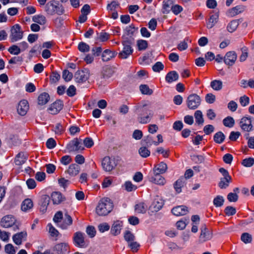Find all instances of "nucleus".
Here are the masks:
<instances>
[{
	"instance_id": "obj_1",
	"label": "nucleus",
	"mask_w": 254,
	"mask_h": 254,
	"mask_svg": "<svg viewBox=\"0 0 254 254\" xmlns=\"http://www.w3.org/2000/svg\"><path fill=\"white\" fill-rule=\"evenodd\" d=\"M145 105H136L134 107V112L137 115V121L141 124L149 123L153 117V113L146 108Z\"/></svg>"
},
{
	"instance_id": "obj_2",
	"label": "nucleus",
	"mask_w": 254,
	"mask_h": 254,
	"mask_svg": "<svg viewBox=\"0 0 254 254\" xmlns=\"http://www.w3.org/2000/svg\"><path fill=\"white\" fill-rule=\"evenodd\" d=\"M113 204L110 199L104 197L100 199L96 207V212L99 216H106L113 209Z\"/></svg>"
},
{
	"instance_id": "obj_3",
	"label": "nucleus",
	"mask_w": 254,
	"mask_h": 254,
	"mask_svg": "<svg viewBox=\"0 0 254 254\" xmlns=\"http://www.w3.org/2000/svg\"><path fill=\"white\" fill-rule=\"evenodd\" d=\"M45 10L48 14L53 15L55 13L61 14L64 10L62 5L56 1L53 0L47 3L45 6Z\"/></svg>"
},
{
	"instance_id": "obj_4",
	"label": "nucleus",
	"mask_w": 254,
	"mask_h": 254,
	"mask_svg": "<svg viewBox=\"0 0 254 254\" xmlns=\"http://www.w3.org/2000/svg\"><path fill=\"white\" fill-rule=\"evenodd\" d=\"M201 98L196 94L190 95L187 100L186 104L188 108L190 110H195L201 104Z\"/></svg>"
},
{
	"instance_id": "obj_5",
	"label": "nucleus",
	"mask_w": 254,
	"mask_h": 254,
	"mask_svg": "<svg viewBox=\"0 0 254 254\" xmlns=\"http://www.w3.org/2000/svg\"><path fill=\"white\" fill-rule=\"evenodd\" d=\"M219 171L223 177L220 178L218 186L221 189H225L229 186L230 183L231 182L232 178L229 175L228 171L225 169L221 168Z\"/></svg>"
},
{
	"instance_id": "obj_6",
	"label": "nucleus",
	"mask_w": 254,
	"mask_h": 254,
	"mask_svg": "<svg viewBox=\"0 0 254 254\" xmlns=\"http://www.w3.org/2000/svg\"><path fill=\"white\" fill-rule=\"evenodd\" d=\"M241 129L246 132H251L254 130L252 119L250 117H243L239 122Z\"/></svg>"
},
{
	"instance_id": "obj_7",
	"label": "nucleus",
	"mask_w": 254,
	"mask_h": 254,
	"mask_svg": "<svg viewBox=\"0 0 254 254\" xmlns=\"http://www.w3.org/2000/svg\"><path fill=\"white\" fill-rule=\"evenodd\" d=\"M117 165L116 160L115 158L109 156L105 157L102 161L103 169L107 172L112 171Z\"/></svg>"
},
{
	"instance_id": "obj_8",
	"label": "nucleus",
	"mask_w": 254,
	"mask_h": 254,
	"mask_svg": "<svg viewBox=\"0 0 254 254\" xmlns=\"http://www.w3.org/2000/svg\"><path fill=\"white\" fill-rule=\"evenodd\" d=\"M200 231L198 240L200 243L210 240L212 238V233L208 229L205 225H203L201 227Z\"/></svg>"
},
{
	"instance_id": "obj_9",
	"label": "nucleus",
	"mask_w": 254,
	"mask_h": 254,
	"mask_svg": "<svg viewBox=\"0 0 254 254\" xmlns=\"http://www.w3.org/2000/svg\"><path fill=\"white\" fill-rule=\"evenodd\" d=\"M73 242L76 247L85 248L87 246L85 241V234L80 232H77L74 234Z\"/></svg>"
},
{
	"instance_id": "obj_10",
	"label": "nucleus",
	"mask_w": 254,
	"mask_h": 254,
	"mask_svg": "<svg viewBox=\"0 0 254 254\" xmlns=\"http://www.w3.org/2000/svg\"><path fill=\"white\" fill-rule=\"evenodd\" d=\"M89 77V72L88 69L77 70L74 74V78L76 82L82 83L85 82Z\"/></svg>"
},
{
	"instance_id": "obj_11",
	"label": "nucleus",
	"mask_w": 254,
	"mask_h": 254,
	"mask_svg": "<svg viewBox=\"0 0 254 254\" xmlns=\"http://www.w3.org/2000/svg\"><path fill=\"white\" fill-rule=\"evenodd\" d=\"M124 46L123 50L119 53V57L121 59H127L129 55L132 54L133 49L130 46V43L126 42L123 44Z\"/></svg>"
},
{
	"instance_id": "obj_12",
	"label": "nucleus",
	"mask_w": 254,
	"mask_h": 254,
	"mask_svg": "<svg viewBox=\"0 0 254 254\" xmlns=\"http://www.w3.org/2000/svg\"><path fill=\"white\" fill-rule=\"evenodd\" d=\"M54 250L57 254H68L69 247L67 243H61L56 245Z\"/></svg>"
},
{
	"instance_id": "obj_13",
	"label": "nucleus",
	"mask_w": 254,
	"mask_h": 254,
	"mask_svg": "<svg viewBox=\"0 0 254 254\" xmlns=\"http://www.w3.org/2000/svg\"><path fill=\"white\" fill-rule=\"evenodd\" d=\"M237 59V55L234 51L227 52L224 57V63L229 66L233 65Z\"/></svg>"
},
{
	"instance_id": "obj_14",
	"label": "nucleus",
	"mask_w": 254,
	"mask_h": 254,
	"mask_svg": "<svg viewBox=\"0 0 254 254\" xmlns=\"http://www.w3.org/2000/svg\"><path fill=\"white\" fill-rule=\"evenodd\" d=\"M63 107V102L61 100H57L52 104L49 108V113L53 115L58 114Z\"/></svg>"
},
{
	"instance_id": "obj_15",
	"label": "nucleus",
	"mask_w": 254,
	"mask_h": 254,
	"mask_svg": "<svg viewBox=\"0 0 254 254\" xmlns=\"http://www.w3.org/2000/svg\"><path fill=\"white\" fill-rule=\"evenodd\" d=\"M27 234L26 231H22L15 234L12 236L13 242L17 245H21L23 241H26Z\"/></svg>"
},
{
	"instance_id": "obj_16",
	"label": "nucleus",
	"mask_w": 254,
	"mask_h": 254,
	"mask_svg": "<svg viewBox=\"0 0 254 254\" xmlns=\"http://www.w3.org/2000/svg\"><path fill=\"white\" fill-rule=\"evenodd\" d=\"M172 212L177 216L185 215L189 212V209L185 205L177 206L172 209Z\"/></svg>"
},
{
	"instance_id": "obj_17",
	"label": "nucleus",
	"mask_w": 254,
	"mask_h": 254,
	"mask_svg": "<svg viewBox=\"0 0 254 254\" xmlns=\"http://www.w3.org/2000/svg\"><path fill=\"white\" fill-rule=\"evenodd\" d=\"M29 109V105L27 101L21 100L19 102L17 107V112L21 116H24Z\"/></svg>"
},
{
	"instance_id": "obj_18",
	"label": "nucleus",
	"mask_w": 254,
	"mask_h": 254,
	"mask_svg": "<svg viewBox=\"0 0 254 254\" xmlns=\"http://www.w3.org/2000/svg\"><path fill=\"white\" fill-rule=\"evenodd\" d=\"M50 200V198L48 195H43L41 196L39 201L40 205V210L42 213H45L47 209Z\"/></svg>"
},
{
	"instance_id": "obj_19",
	"label": "nucleus",
	"mask_w": 254,
	"mask_h": 254,
	"mask_svg": "<svg viewBox=\"0 0 254 254\" xmlns=\"http://www.w3.org/2000/svg\"><path fill=\"white\" fill-rule=\"evenodd\" d=\"M80 170V168L78 165L76 164H71L65 172L68 174L70 176L74 177L79 173Z\"/></svg>"
},
{
	"instance_id": "obj_20",
	"label": "nucleus",
	"mask_w": 254,
	"mask_h": 254,
	"mask_svg": "<svg viewBox=\"0 0 254 254\" xmlns=\"http://www.w3.org/2000/svg\"><path fill=\"white\" fill-rule=\"evenodd\" d=\"M14 223V218L9 215L4 216L0 222L1 226L4 228L11 227Z\"/></svg>"
},
{
	"instance_id": "obj_21",
	"label": "nucleus",
	"mask_w": 254,
	"mask_h": 254,
	"mask_svg": "<svg viewBox=\"0 0 254 254\" xmlns=\"http://www.w3.org/2000/svg\"><path fill=\"white\" fill-rule=\"evenodd\" d=\"M117 55L115 51H111L109 49H106L103 51L102 55V60L104 62H108L114 58Z\"/></svg>"
},
{
	"instance_id": "obj_22",
	"label": "nucleus",
	"mask_w": 254,
	"mask_h": 254,
	"mask_svg": "<svg viewBox=\"0 0 254 254\" xmlns=\"http://www.w3.org/2000/svg\"><path fill=\"white\" fill-rule=\"evenodd\" d=\"M246 6L243 5H238L229 10V14L231 16H234L239 13L244 12L246 10Z\"/></svg>"
},
{
	"instance_id": "obj_23",
	"label": "nucleus",
	"mask_w": 254,
	"mask_h": 254,
	"mask_svg": "<svg viewBox=\"0 0 254 254\" xmlns=\"http://www.w3.org/2000/svg\"><path fill=\"white\" fill-rule=\"evenodd\" d=\"M160 174L154 173V176L150 177L149 181L157 185H164L165 183V180Z\"/></svg>"
},
{
	"instance_id": "obj_24",
	"label": "nucleus",
	"mask_w": 254,
	"mask_h": 254,
	"mask_svg": "<svg viewBox=\"0 0 254 254\" xmlns=\"http://www.w3.org/2000/svg\"><path fill=\"white\" fill-rule=\"evenodd\" d=\"M72 219L71 217L66 212L64 213V219L63 222L61 224L60 227L63 229H66L69 226L72 224Z\"/></svg>"
},
{
	"instance_id": "obj_25",
	"label": "nucleus",
	"mask_w": 254,
	"mask_h": 254,
	"mask_svg": "<svg viewBox=\"0 0 254 254\" xmlns=\"http://www.w3.org/2000/svg\"><path fill=\"white\" fill-rule=\"evenodd\" d=\"M27 155L23 152L19 153L15 158V163L16 165L20 166L24 164L27 159Z\"/></svg>"
},
{
	"instance_id": "obj_26",
	"label": "nucleus",
	"mask_w": 254,
	"mask_h": 254,
	"mask_svg": "<svg viewBox=\"0 0 254 254\" xmlns=\"http://www.w3.org/2000/svg\"><path fill=\"white\" fill-rule=\"evenodd\" d=\"M122 226V222L120 221H117L114 222L111 228L112 233L115 236L118 235L120 233Z\"/></svg>"
},
{
	"instance_id": "obj_27",
	"label": "nucleus",
	"mask_w": 254,
	"mask_h": 254,
	"mask_svg": "<svg viewBox=\"0 0 254 254\" xmlns=\"http://www.w3.org/2000/svg\"><path fill=\"white\" fill-rule=\"evenodd\" d=\"M167 164L163 162H161L154 167L153 169V173L163 174L167 171Z\"/></svg>"
},
{
	"instance_id": "obj_28",
	"label": "nucleus",
	"mask_w": 254,
	"mask_h": 254,
	"mask_svg": "<svg viewBox=\"0 0 254 254\" xmlns=\"http://www.w3.org/2000/svg\"><path fill=\"white\" fill-rule=\"evenodd\" d=\"M51 197L53 203L55 204H59L64 200L62 193L60 192H53L51 194Z\"/></svg>"
},
{
	"instance_id": "obj_29",
	"label": "nucleus",
	"mask_w": 254,
	"mask_h": 254,
	"mask_svg": "<svg viewBox=\"0 0 254 254\" xmlns=\"http://www.w3.org/2000/svg\"><path fill=\"white\" fill-rule=\"evenodd\" d=\"M219 18L218 13H215L210 16L208 22L206 23L207 27L208 28H212L217 22Z\"/></svg>"
},
{
	"instance_id": "obj_30",
	"label": "nucleus",
	"mask_w": 254,
	"mask_h": 254,
	"mask_svg": "<svg viewBox=\"0 0 254 254\" xmlns=\"http://www.w3.org/2000/svg\"><path fill=\"white\" fill-rule=\"evenodd\" d=\"M179 78V75L175 71L169 72L165 77L166 81L168 83H171L177 81Z\"/></svg>"
},
{
	"instance_id": "obj_31",
	"label": "nucleus",
	"mask_w": 254,
	"mask_h": 254,
	"mask_svg": "<svg viewBox=\"0 0 254 254\" xmlns=\"http://www.w3.org/2000/svg\"><path fill=\"white\" fill-rule=\"evenodd\" d=\"M185 182L186 179L184 178H181L175 183L174 187L177 193H180L182 191V188L184 186Z\"/></svg>"
},
{
	"instance_id": "obj_32",
	"label": "nucleus",
	"mask_w": 254,
	"mask_h": 254,
	"mask_svg": "<svg viewBox=\"0 0 254 254\" xmlns=\"http://www.w3.org/2000/svg\"><path fill=\"white\" fill-rule=\"evenodd\" d=\"M80 142L76 139V140L73 141L72 144H68L67 149L70 151H78L79 150H83V147L80 145Z\"/></svg>"
},
{
	"instance_id": "obj_33",
	"label": "nucleus",
	"mask_w": 254,
	"mask_h": 254,
	"mask_svg": "<svg viewBox=\"0 0 254 254\" xmlns=\"http://www.w3.org/2000/svg\"><path fill=\"white\" fill-rule=\"evenodd\" d=\"M49 99L50 96L47 93H42L38 98V104L41 105H45L48 103Z\"/></svg>"
},
{
	"instance_id": "obj_34",
	"label": "nucleus",
	"mask_w": 254,
	"mask_h": 254,
	"mask_svg": "<svg viewBox=\"0 0 254 254\" xmlns=\"http://www.w3.org/2000/svg\"><path fill=\"white\" fill-rule=\"evenodd\" d=\"M33 204L32 200L29 198L25 199L21 205V210L26 211L33 207Z\"/></svg>"
},
{
	"instance_id": "obj_35",
	"label": "nucleus",
	"mask_w": 254,
	"mask_h": 254,
	"mask_svg": "<svg viewBox=\"0 0 254 254\" xmlns=\"http://www.w3.org/2000/svg\"><path fill=\"white\" fill-rule=\"evenodd\" d=\"M225 138V136L221 131L216 132L213 137L214 141L217 143L220 144L222 143Z\"/></svg>"
},
{
	"instance_id": "obj_36",
	"label": "nucleus",
	"mask_w": 254,
	"mask_h": 254,
	"mask_svg": "<svg viewBox=\"0 0 254 254\" xmlns=\"http://www.w3.org/2000/svg\"><path fill=\"white\" fill-rule=\"evenodd\" d=\"M32 19L34 22L41 25L45 24L47 22L46 17L41 15H35L33 17Z\"/></svg>"
},
{
	"instance_id": "obj_37",
	"label": "nucleus",
	"mask_w": 254,
	"mask_h": 254,
	"mask_svg": "<svg viewBox=\"0 0 254 254\" xmlns=\"http://www.w3.org/2000/svg\"><path fill=\"white\" fill-rule=\"evenodd\" d=\"M239 25V20H233L231 21L227 26L228 32H233L235 31Z\"/></svg>"
},
{
	"instance_id": "obj_38",
	"label": "nucleus",
	"mask_w": 254,
	"mask_h": 254,
	"mask_svg": "<svg viewBox=\"0 0 254 254\" xmlns=\"http://www.w3.org/2000/svg\"><path fill=\"white\" fill-rule=\"evenodd\" d=\"M223 124L226 127L231 128L234 126L235 120L232 117L228 116L223 119Z\"/></svg>"
},
{
	"instance_id": "obj_39",
	"label": "nucleus",
	"mask_w": 254,
	"mask_h": 254,
	"mask_svg": "<svg viewBox=\"0 0 254 254\" xmlns=\"http://www.w3.org/2000/svg\"><path fill=\"white\" fill-rule=\"evenodd\" d=\"M241 240L246 244L251 243L253 240L252 235L249 233H244L241 235Z\"/></svg>"
},
{
	"instance_id": "obj_40",
	"label": "nucleus",
	"mask_w": 254,
	"mask_h": 254,
	"mask_svg": "<svg viewBox=\"0 0 254 254\" xmlns=\"http://www.w3.org/2000/svg\"><path fill=\"white\" fill-rule=\"evenodd\" d=\"M109 38V35L107 33H97L95 39L97 42H105Z\"/></svg>"
},
{
	"instance_id": "obj_41",
	"label": "nucleus",
	"mask_w": 254,
	"mask_h": 254,
	"mask_svg": "<svg viewBox=\"0 0 254 254\" xmlns=\"http://www.w3.org/2000/svg\"><path fill=\"white\" fill-rule=\"evenodd\" d=\"M210 86L213 89L219 91L222 88V82L219 80H214L211 82Z\"/></svg>"
},
{
	"instance_id": "obj_42",
	"label": "nucleus",
	"mask_w": 254,
	"mask_h": 254,
	"mask_svg": "<svg viewBox=\"0 0 254 254\" xmlns=\"http://www.w3.org/2000/svg\"><path fill=\"white\" fill-rule=\"evenodd\" d=\"M241 51L242 54L239 57V60L241 62H243L245 61L248 57V48L244 46L241 49Z\"/></svg>"
},
{
	"instance_id": "obj_43",
	"label": "nucleus",
	"mask_w": 254,
	"mask_h": 254,
	"mask_svg": "<svg viewBox=\"0 0 254 254\" xmlns=\"http://www.w3.org/2000/svg\"><path fill=\"white\" fill-rule=\"evenodd\" d=\"M139 89L142 94L150 95L153 93V90L149 88L146 84H141L139 86Z\"/></svg>"
},
{
	"instance_id": "obj_44",
	"label": "nucleus",
	"mask_w": 254,
	"mask_h": 254,
	"mask_svg": "<svg viewBox=\"0 0 254 254\" xmlns=\"http://www.w3.org/2000/svg\"><path fill=\"white\" fill-rule=\"evenodd\" d=\"M114 71L111 67H106L102 73L103 78L108 79L114 74Z\"/></svg>"
},
{
	"instance_id": "obj_45",
	"label": "nucleus",
	"mask_w": 254,
	"mask_h": 254,
	"mask_svg": "<svg viewBox=\"0 0 254 254\" xmlns=\"http://www.w3.org/2000/svg\"><path fill=\"white\" fill-rule=\"evenodd\" d=\"M124 239L128 244L135 239V236L129 231H126L124 234Z\"/></svg>"
},
{
	"instance_id": "obj_46",
	"label": "nucleus",
	"mask_w": 254,
	"mask_h": 254,
	"mask_svg": "<svg viewBox=\"0 0 254 254\" xmlns=\"http://www.w3.org/2000/svg\"><path fill=\"white\" fill-rule=\"evenodd\" d=\"M23 37V33H11L9 36L11 42L13 43L15 42Z\"/></svg>"
},
{
	"instance_id": "obj_47",
	"label": "nucleus",
	"mask_w": 254,
	"mask_h": 254,
	"mask_svg": "<svg viewBox=\"0 0 254 254\" xmlns=\"http://www.w3.org/2000/svg\"><path fill=\"white\" fill-rule=\"evenodd\" d=\"M194 116L196 122L198 124H202L204 122L202 113L201 111L197 110L195 112Z\"/></svg>"
},
{
	"instance_id": "obj_48",
	"label": "nucleus",
	"mask_w": 254,
	"mask_h": 254,
	"mask_svg": "<svg viewBox=\"0 0 254 254\" xmlns=\"http://www.w3.org/2000/svg\"><path fill=\"white\" fill-rule=\"evenodd\" d=\"M132 33H126L123 36V41L122 42V44H124L126 43V42H129L130 41V46L133 44V38L132 36Z\"/></svg>"
},
{
	"instance_id": "obj_49",
	"label": "nucleus",
	"mask_w": 254,
	"mask_h": 254,
	"mask_svg": "<svg viewBox=\"0 0 254 254\" xmlns=\"http://www.w3.org/2000/svg\"><path fill=\"white\" fill-rule=\"evenodd\" d=\"M224 199L223 196L217 195L213 199V204L216 207H221L223 205Z\"/></svg>"
},
{
	"instance_id": "obj_50",
	"label": "nucleus",
	"mask_w": 254,
	"mask_h": 254,
	"mask_svg": "<svg viewBox=\"0 0 254 254\" xmlns=\"http://www.w3.org/2000/svg\"><path fill=\"white\" fill-rule=\"evenodd\" d=\"M146 206L144 203H139L135 206V211L139 213H144L146 211Z\"/></svg>"
},
{
	"instance_id": "obj_51",
	"label": "nucleus",
	"mask_w": 254,
	"mask_h": 254,
	"mask_svg": "<svg viewBox=\"0 0 254 254\" xmlns=\"http://www.w3.org/2000/svg\"><path fill=\"white\" fill-rule=\"evenodd\" d=\"M78 49L80 52L85 53L89 51L90 47L85 43L81 42L79 43Z\"/></svg>"
},
{
	"instance_id": "obj_52",
	"label": "nucleus",
	"mask_w": 254,
	"mask_h": 254,
	"mask_svg": "<svg viewBox=\"0 0 254 254\" xmlns=\"http://www.w3.org/2000/svg\"><path fill=\"white\" fill-rule=\"evenodd\" d=\"M163 205V202L162 200H160V201L155 200L152 204V206L153 207V210L155 211H158L160 210Z\"/></svg>"
},
{
	"instance_id": "obj_53",
	"label": "nucleus",
	"mask_w": 254,
	"mask_h": 254,
	"mask_svg": "<svg viewBox=\"0 0 254 254\" xmlns=\"http://www.w3.org/2000/svg\"><path fill=\"white\" fill-rule=\"evenodd\" d=\"M8 51L11 54L15 55H18L20 53L21 50L19 47H18L17 45H14L10 47Z\"/></svg>"
},
{
	"instance_id": "obj_54",
	"label": "nucleus",
	"mask_w": 254,
	"mask_h": 254,
	"mask_svg": "<svg viewBox=\"0 0 254 254\" xmlns=\"http://www.w3.org/2000/svg\"><path fill=\"white\" fill-rule=\"evenodd\" d=\"M254 164V158L249 157L246 158L242 161V164L246 167H250Z\"/></svg>"
},
{
	"instance_id": "obj_55",
	"label": "nucleus",
	"mask_w": 254,
	"mask_h": 254,
	"mask_svg": "<svg viewBox=\"0 0 254 254\" xmlns=\"http://www.w3.org/2000/svg\"><path fill=\"white\" fill-rule=\"evenodd\" d=\"M138 152L141 156L146 158L150 155V151L145 147H141L139 149Z\"/></svg>"
},
{
	"instance_id": "obj_56",
	"label": "nucleus",
	"mask_w": 254,
	"mask_h": 254,
	"mask_svg": "<svg viewBox=\"0 0 254 254\" xmlns=\"http://www.w3.org/2000/svg\"><path fill=\"white\" fill-rule=\"evenodd\" d=\"M4 251L7 254H15L16 253L14 247L11 244H8L5 246Z\"/></svg>"
},
{
	"instance_id": "obj_57",
	"label": "nucleus",
	"mask_w": 254,
	"mask_h": 254,
	"mask_svg": "<svg viewBox=\"0 0 254 254\" xmlns=\"http://www.w3.org/2000/svg\"><path fill=\"white\" fill-rule=\"evenodd\" d=\"M172 2L171 1L163 2L162 12L164 14H168L170 12V8H171Z\"/></svg>"
},
{
	"instance_id": "obj_58",
	"label": "nucleus",
	"mask_w": 254,
	"mask_h": 254,
	"mask_svg": "<svg viewBox=\"0 0 254 254\" xmlns=\"http://www.w3.org/2000/svg\"><path fill=\"white\" fill-rule=\"evenodd\" d=\"M73 77V74L67 70H64L63 72V78L65 81H70Z\"/></svg>"
},
{
	"instance_id": "obj_59",
	"label": "nucleus",
	"mask_w": 254,
	"mask_h": 254,
	"mask_svg": "<svg viewBox=\"0 0 254 254\" xmlns=\"http://www.w3.org/2000/svg\"><path fill=\"white\" fill-rule=\"evenodd\" d=\"M10 233L5 231H2L0 229V239L5 242H7L9 239Z\"/></svg>"
},
{
	"instance_id": "obj_60",
	"label": "nucleus",
	"mask_w": 254,
	"mask_h": 254,
	"mask_svg": "<svg viewBox=\"0 0 254 254\" xmlns=\"http://www.w3.org/2000/svg\"><path fill=\"white\" fill-rule=\"evenodd\" d=\"M164 67V64L161 62H157L152 66V69L155 72H160Z\"/></svg>"
},
{
	"instance_id": "obj_61",
	"label": "nucleus",
	"mask_w": 254,
	"mask_h": 254,
	"mask_svg": "<svg viewBox=\"0 0 254 254\" xmlns=\"http://www.w3.org/2000/svg\"><path fill=\"white\" fill-rule=\"evenodd\" d=\"M225 213L227 216H232L236 214V209L232 206H227L225 209Z\"/></svg>"
},
{
	"instance_id": "obj_62",
	"label": "nucleus",
	"mask_w": 254,
	"mask_h": 254,
	"mask_svg": "<svg viewBox=\"0 0 254 254\" xmlns=\"http://www.w3.org/2000/svg\"><path fill=\"white\" fill-rule=\"evenodd\" d=\"M128 246L133 252H137L140 247V245L136 242L132 241L128 244Z\"/></svg>"
},
{
	"instance_id": "obj_63",
	"label": "nucleus",
	"mask_w": 254,
	"mask_h": 254,
	"mask_svg": "<svg viewBox=\"0 0 254 254\" xmlns=\"http://www.w3.org/2000/svg\"><path fill=\"white\" fill-rule=\"evenodd\" d=\"M192 159L197 164L203 163L205 160V157L203 155H194L192 156Z\"/></svg>"
},
{
	"instance_id": "obj_64",
	"label": "nucleus",
	"mask_w": 254,
	"mask_h": 254,
	"mask_svg": "<svg viewBox=\"0 0 254 254\" xmlns=\"http://www.w3.org/2000/svg\"><path fill=\"white\" fill-rule=\"evenodd\" d=\"M147 41L143 40H139L137 41V46L139 50H144L147 47Z\"/></svg>"
}]
</instances>
